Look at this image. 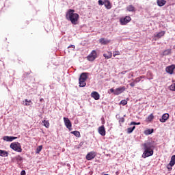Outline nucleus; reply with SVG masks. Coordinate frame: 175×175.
<instances>
[{
    "instance_id": "39",
    "label": "nucleus",
    "mask_w": 175,
    "mask_h": 175,
    "mask_svg": "<svg viewBox=\"0 0 175 175\" xmlns=\"http://www.w3.org/2000/svg\"><path fill=\"white\" fill-rule=\"evenodd\" d=\"M98 5H105V1L102 0H98Z\"/></svg>"
},
{
    "instance_id": "19",
    "label": "nucleus",
    "mask_w": 175,
    "mask_h": 175,
    "mask_svg": "<svg viewBox=\"0 0 175 175\" xmlns=\"http://www.w3.org/2000/svg\"><path fill=\"white\" fill-rule=\"evenodd\" d=\"M157 3L158 6L160 8H162V6H165L166 5V1L165 0H157Z\"/></svg>"
},
{
    "instance_id": "21",
    "label": "nucleus",
    "mask_w": 175,
    "mask_h": 175,
    "mask_svg": "<svg viewBox=\"0 0 175 175\" xmlns=\"http://www.w3.org/2000/svg\"><path fill=\"white\" fill-rule=\"evenodd\" d=\"M9 152L6 150H0V157H8Z\"/></svg>"
},
{
    "instance_id": "12",
    "label": "nucleus",
    "mask_w": 175,
    "mask_h": 175,
    "mask_svg": "<svg viewBox=\"0 0 175 175\" xmlns=\"http://www.w3.org/2000/svg\"><path fill=\"white\" fill-rule=\"evenodd\" d=\"M98 133L101 135V136L106 135V129H105V126H101L98 127Z\"/></svg>"
},
{
    "instance_id": "8",
    "label": "nucleus",
    "mask_w": 175,
    "mask_h": 175,
    "mask_svg": "<svg viewBox=\"0 0 175 175\" xmlns=\"http://www.w3.org/2000/svg\"><path fill=\"white\" fill-rule=\"evenodd\" d=\"M175 70V64H172L165 68V72L170 75H173V72Z\"/></svg>"
},
{
    "instance_id": "32",
    "label": "nucleus",
    "mask_w": 175,
    "mask_h": 175,
    "mask_svg": "<svg viewBox=\"0 0 175 175\" xmlns=\"http://www.w3.org/2000/svg\"><path fill=\"white\" fill-rule=\"evenodd\" d=\"M113 55L116 57V55H121V52L116 51L113 52Z\"/></svg>"
},
{
    "instance_id": "25",
    "label": "nucleus",
    "mask_w": 175,
    "mask_h": 175,
    "mask_svg": "<svg viewBox=\"0 0 175 175\" xmlns=\"http://www.w3.org/2000/svg\"><path fill=\"white\" fill-rule=\"evenodd\" d=\"M154 120V114L151 113L150 115H149L147 118H146V121L147 122H151V121H152Z\"/></svg>"
},
{
    "instance_id": "9",
    "label": "nucleus",
    "mask_w": 175,
    "mask_h": 175,
    "mask_svg": "<svg viewBox=\"0 0 175 175\" xmlns=\"http://www.w3.org/2000/svg\"><path fill=\"white\" fill-rule=\"evenodd\" d=\"M96 157V153L95 152H90L86 155V159L88 161H91Z\"/></svg>"
},
{
    "instance_id": "6",
    "label": "nucleus",
    "mask_w": 175,
    "mask_h": 175,
    "mask_svg": "<svg viewBox=\"0 0 175 175\" xmlns=\"http://www.w3.org/2000/svg\"><path fill=\"white\" fill-rule=\"evenodd\" d=\"M175 165V154L172 155L170 163L167 165L168 172H172V166Z\"/></svg>"
},
{
    "instance_id": "41",
    "label": "nucleus",
    "mask_w": 175,
    "mask_h": 175,
    "mask_svg": "<svg viewBox=\"0 0 175 175\" xmlns=\"http://www.w3.org/2000/svg\"><path fill=\"white\" fill-rule=\"evenodd\" d=\"M110 92H112V93H113L114 95H116V90H114V89H113V88H111V89H110Z\"/></svg>"
},
{
    "instance_id": "46",
    "label": "nucleus",
    "mask_w": 175,
    "mask_h": 175,
    "mask_svg": "<svg viewBox=\"0 0 175 175\" xmlns=\"http://www.w3.org/2000/svg\"><path fill=\"white\" fill-rule=\"evenodd\" d=\"M116 175H118V174H119L118 172H116Z\"/></svg>"
},
{
    "instance_id": "2",
    "label": "nucleus",
    "mask_w": 175,
    "mask_h": 175,
    "mask_svg": "<svg viewBox=\"0 0 175 175\" xmlns=\"http://www.w3.org/2000/svg\"><path fill=\"white\" fill-rule=\"evenodd\" d=\"M143 146L144 149V152L142 154L143 158H148V157H151L154 154V150L151 149L152 147V145H151V144L145 143Z\"/></svg>"
},
{
    "instance_id": "42",
    "label": "nucleus",
    "mask_w": 175,
    "mask_h": 175,
    "mask_svg": "<svg viewBox=\"0 0 175 175\" xmlns=\"http://www.w3.org/2000/svg\"><path fill=\"white\" fill-rule=\"evenodd\" d=\"M25 174H25V170L21 171V175H25Z\"/></svg>"
},
{
    "instance_id": "3",
    "label": "nucleus",
    "mask_w": 175,
    "mask_h": 175,
    "mask_svg": "<svg viewBox=\"0 0 175 175\" xmlns=\"http://www.w3.org/2000/svg\"><path fill=\"white\" fill-rule=\"evenodd\" d=\"M88 61H90V62H94L96 59L98 58V53H96V51L93 50L92 52L86 57Z\"/></svg>"
},
{
    "instance_id": "34",
    "label": "nucleus",
    "mask_w": 175,
    "mask_h": 175,
    "mask_svg": "<svg viewBox=\"0 0 175 175\" xmlns=\"http://www.w3.org/2000/svg\"><path fill=\"white\" fill-rule=\"evenodd\" d=\"M121 105H122L123 106H125V105H127L128 101H126V100H122L120 102Z\"/></svg>"
},
{
    "instance_id": "36",
    "label": "nucleus",
    "mask_w": 175,
    "mask_h": 175,
    "mask_svg": "<svg viewBox=\"0 0 175 175\" xmlns=\"http://www.w3.org/2000/svg\"><path fill=\"white\" fill-rule=\"evenodd\" d=\"M142 81V79H140L139 77H137L135 80H134V83H140V81Z\"/></svg>"
},
{
    "instance_id": "35",
    "label": "nucleus",
    "mask_w": 175,
    "mask_h": 175,
    "mask_svg": "<svg viewBox=\"0 0 175 175\" xmlns=\"http://www.w3.org/2000/svg\"><path fill=\"white\" fill-rule=\"evenodd\" d=\"M147 77H148V76H150V77L149 78L150 80H152V74L151 72H147L146 75Z\"/></svg>"
},
{
    "instance_id": "45",
    "label": "nucleus",
    "mask_w": 175,
    "mask_h": 175,
    "mask_svg": "<svg viewBox=\"0 0 175 175\" xmlns=\"http://www.w3.org/2000/svg\"><path fill=\"white\" fill-rule=\"evenodd\" d=\"M18 159H19V161H21V159H23L21 158V157L18 156Z\"/></svg>"
},
{
    "instance_id": "27",
    "label": "nucleus",
    "mask_w": 175,
    "mask_h": 175,
    "mask_svg": "<svg viewBox=\"0 0 175 175\" xmlns=\"http://www.w3.org/2000/svg\"><path fill=\"white\" fill-rule=\"evenodd\" d=\"M42 124L45 128H49L50 127V122H49V120H44L42 122Z\"/></svg>"
},
{
    "instance_id": "15",
    "label": "nucleus",
    "mask_w": 175,
    "mask_h": 175,
    "mask_svg": "<svg viewBox=\"0 0 175 175\" xmlns=\"http://www.w3.org/2000/svg\"><path fill=\"white\" fill-rule=\"evenodd\" d=\"M16 139H17V137L4 136L3 137L4 142H13V140H16Z\"/></svg>"
},
{
    "instance_id": "29",
    "label": "nucleus",
    "mask_w": 175,
    "mask_h": 175,
    "mask_svg": "<svg viewBox=\"0 0 175 175\" xmlns=\"http://www.w3.org/2000/svg\"><path fill=\"white\" fill-rule=\"evenodd\" d=\"M136 129V126L129 127L127 129V133H132L133 131Z\"/></svg>"
},
{
    "instance_id": "30",
    "label": "nucleus",
    "mask_w": 175,
    "mask_h": 175,
    "mask_svg": "<svg viewBox=\"0 0 175 175\" xmlns=\"http://www.w3.org/2000/svg\"><path fill=\"white\" fill-rule=\"evenodd\" d=\"M154 132V129H148L145 131L146 135H151Z\"/></svg>"
},
{
    "instance_id": "26",
    "label": "nucleus",
    "mask_w": 175,
    "mask_h": 175,
    "mask_svg": "<svg viewBox=\"0 0 175 175\" xmlns=\"http://www.w3.org/2000/svg\"><path fill=\"white\" fill-rule=\"evenodd\" d=\"M126 10L128 12H135V7L132 5H130L126 8Z\"/></svg>"
},
{
    "instance_id": "23",
    "label": "nucleus",
    "mask_w": 175,
    "mask_h": 175,
    "mask_svg": "<svg viewBox=\"0 0 175 175\" xmlns=\"http://www.w3.org/2000/svg\"><path fill=\"white\" fill-rule=\"evenodd\" d=\"M24 106H29L30 105H32V101L31 100L25 99L23 101Z\"/></svg>"
},
{
    "instance_id": "14",
    "label": "nucleus",
    "mask_w": 175,
    "mask_h": 175,
    "mask_svg": "<svg viewBox=\"0 0 175 175\" xmlns=\"http://www.w3.org/2000/svg\"><path fill=\"white\" fill-rule=\"evenodd\" d=\"M169 120V113H164L161 118L159 119L160 122H166Z\"/></svg>"
},
{
    "instance_id": "38",
    "label": "nucleus",
    "mask_w": 175,
    "mask_h": 175,
    "mask_svg": "<svg viewBox=\"0 0 175 175\" xmlns=\"http://www.w3.org/2000/svg\"><path fill=\"white\" fill-rule=\"evenodd\" d=\"M130 125H140V122L137 123L136 122H131Z\"/></svg>"
},
{
    "instance_id": "5",
    "label": "nucleus",
    "mask_w": 175,
    "mask_h": 175,
    "mask_svg": "<svg viewBox=\"0 0 175 175\" xmlns=\"http://www.w3.org/2000/svg\"><path fill=\"white\" fill-rule=\"evenodd\" d=\"M131 21L132 18L129 16H126L124 18L122 17L120 18L121 25H126V24H128V23H131Z\"/></svg>"
},
{
    "instance_id": "31",
    "label": "nucleus",
    "mask_w": 175,
    "mask_h": 175,
    "mask_svg": "<svg viewBox=\"0 0 175 175\" xmlns=\"http://www.w3.org/2000/svg\"><path fill=\"white\" fill-rule=\"evenodd\" d=\"M42 148H43V146H38L36 151V154H39V152H40V151H42Z\"/></svg>"
},
{
    "instance_id": "4",
    "label": "nucleus",
    "mask_w": 175,
    "mask_h": 175,
    "mask_svg": "<svg viewBox=\"0 0 175 175\" xmlns=\"http://www.w3.org/2000/svg\"><path fill=\"white\" fill-rule=\"evenodd\" d=\"M10 148L14 150V151H17V152H21L23 149L21 148V145L18 142H13L10 146Z\"/></svg>"
},
{
    "instance_id": "1",
    "label": "nucleus",
    "mask_w": 175,
    "mask_h": 175,
    "mask_svg": "<svg viewBox=\"0 0 175 175\" xmlns=\"http://www.w3.org/2000/svg\"><path fill=\"white\" fill-rule=\"evenodd\" d=\"M66 18L68 21H70L73 25H76L80 18L79 14L75 12V10L70 9L66 13Z\"/></svg>"
},
{
    "instance_id": "17",
    "label": "nucleus",
    "mask_w": 175,
    "mask_h": 175,
    "mask_svg": "<svg viewBox=\"0 0 175 175\" xmlns=\"http://www.w3.org/2000/svg\"><path fill=\"white\" fill-rule=\"evenodd\" d=\"M111 40H106L104 38H102L99 40V42L101 44H104V45H106V44H109V43H110Z\"/></svg>"
},
{
    "instance_id": "47",
    "label": "nucleus",
    "mask_w": 175,
    "mask_h": 175,
    "mask_svg": "<svg viewBox=\"0 0 175 175\" xmlns=\"http://www.w3.org/2000/svg\"><path fill=\"white\" fill-rule=\"evenodd\" d=\"M42 100H43V98H41V99H40V102H42Z\"/></svg>"
},
{
    "instance_id": "16",
    "label": "nucleus",
    "mask_w": 175,
    "mask_h": 175,
    "mask_svg": "<svg viewBox=\"0 0 175 175\" xmlns=\"http://www.w3.org/2000/svg\"><path fill=\"white\" fill-rule=\"evenodd\" d=\"M91 96H92V98H94V99H95V100H99V99L100 98L99 93H98L97 92H92Z\"/></svg>"
},
{
    "instance_id": "13",
    "label": "nucleus",
    "mask_w": 175,
    "mask_h": 175,
    "mask_svg": "<svg viewBox=\"0 0 175 175\" xmlns=\"http://www.w3.org/2000/svg\"><path fill=\"white\" fill-rule=\"evenodd\" d=\"M88 75H90L88 72H82L79 79L80 80H84L87 81V79H88Z\"/></svg>"
},
{
    "instance_id": "40",
    "label": "nucleus",
    "mask_w": 175,
    "mask_h": 175,
    "mask_svg": "<svg viewBox=\"0 0 175 175\" xmlns=\"http://www.w3.org/2000/svg\"><path fill=\"white\" fill-rule=\"evenodd\" d=\"M135 83H136L135 82V81H133V82H131V83H130L131 87H135Z\"/></svg>"
},
{
    "instance_id": "11",
    "label": "nucleus",
    "mask_w": 175,
    "mask_h": 175,
    "mask_svg": "<svg viewBox=\"0 0 175 175\" xmlns=\"http://www.w3.org/2000/svg\"><path fill=\"white\" fill-rule=\"evenodd\" d=\"M125 91V86L118 88L115 90V95H120V94H122Z\"/></svg>"
},
{
    "instance_id": "18",
    "label": "nucleus",
    "mask_w": 175,
    "mask_h": 175,
    "mask_svg": "<svg viewBox=\"0 0 175 175\" xmlns=\"http://www.w3.org/2000/svg\"><path fill=\"white\" fill-rule=\"evenodd\" d=\"M103 57H105V59H110V58L113 57V53L110 51H107L106 53L103 54Z\"/></svg>"
},
{
    "instance_id": "10",
    "label": "nucleus",
    "mask_w": 175,
    "mask_h": 175,
    "mask_svg": "<svg viewBox=\"0 0 175 175\" xmlns=\"http://www.w3.org/2000/svg\"><path fill=\"white\" fill-rule=\"evenodd\" d=\"M165 33H166V31H161L157 34H154V40H157V39H161V38H163V36H165Z\"/></svg>"
},
{
    "instance_id": "7",
    "label": "nucleus",
    "mask_w": 175,
    "mask_h": 175,
    "mask_svg": "<svg viewBox=\"0 0 175 175\" xmlns=\"http://www.w3.org/2000/svg\"><path fill=\"white\" fill-rule=\"evenodd\" d=\"M64 124H65L66 128H68V129H69V131H72V122H70L69 118H64Z\"/></svg>"
},
{
    "instance_id": "33",
    "label": "nucleus",
    "mask_w": 175,
    "mask_h": 175,
    "mask_svg": "<svg viewBox=\"0 0 175 175\" xmlns=\"http://www.w3.org/2000/svg\"><path fill=\"white\" fill-rule=\"evenodd\" d=\"M170 90L171 91H175V83H173L172 85H171L170 86Z\"/></svg>"
},
{
    "instance_id": "43",
    "label": "nucleus",
    "mask_w": 175,
    "mask_h": 175,
    "mask_svg": "<svg viewBox=\"0 0 175 175\" xmlns=\"http://www.w3.org/2000/svg\"><path fill=\"white\" fill-rule=\"evenodd\" d=\"M139 78L140 79V80H142V79H144L145 77L144 76H140V77H139Z\"/></svg>"
},
{
    "instance_id": "22",
    "label": "nucleus",
    "mask_w": 175,
    "mask_h": 175,
    "mask_svg": "<svg viewBox=\"0 0 175 175\" xmlns=\"http://www.w3.org/2000/svg\"><path fill=\"white\" fill-rule=\"evenodd\" d=\"M79 87H85V85H87L85 81L79 79Z\"/></svg>"
},
{
    "instance_id": "24",
    "label": "nucleus",
    "mask_w": 175,
    "mask_h": 175,
    "mask_svg": "<svg viewBox=\"0 0 175 175\" xmlns=\"http://www.w3.org/2000/svg\"><path fill=\"white\" fill-rule=\"evenodd\" d=\"M71 134L74 135V136H76V137H80V136H81L80 135V132L77 131H71Z\"/></svg>"
},
{
    "instance_id": "44",
    "label": "nucleus",
    "mask_w": 175,
    "mask_h": 175,
    "mask_svg": "<svg viewBox=\"0 0 175 175\" xmlns=\"http://www.w3.org/2000/svg\"><path fill=\"white\" fill-rule=\"evenodd\" d=\"M70 47H72V49H75V45L69 46H68V49L70 48Z\"/></svg>"
},
{
    "instance_id": "28",
    "label": "nucleus",
    "mask_w": 175,
    "mask_h": 175,
    "mask_svg": "<svg viewBox=\"0 0 175 175\" xmlns=\"http://www.w3.org/2000/svg\"><path fill=\"white\" fill-rule=\"evenodd\" d=\"M170 54H172V49L165 50L163 53V55H169Z\"/></svg>"
},
{
    "instance_id": "37",
    "label": "nucleus",
    "mask_w": 175,
    "mask_h": 175,
    "mask_svg": "<svg viewBox=\"0 0 175 175\" xmlns=\"http://www.w3.org/2000/svg\"><path fill=\"white\" fill-rule=\"evenodd\" d=\"M119 122H121V123L125 122V118H119Z\"/></svg>"
},
{
    "instance_id": "20",
    "label": "nucleus",
    "mask_w": 175,
    "mask_h": 175,
    "mask_svg": "<svg viewBox=\"0 0 175 175\" xmlns=\"http://www.w3.org/2000/svg\"><path fill=\"white\" fill-rule=\"evenodd\" d=\"M104 5H105L106 9H111V3H110V1L105 0Z\"/></svg>"
}]
</instances>
